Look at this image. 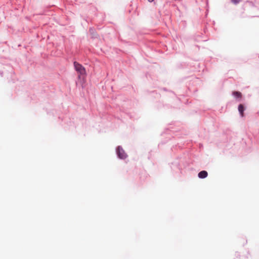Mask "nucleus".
Returning a JSON list of instances; mask_svg holds the SVG:
<instances>
[{"label": "nucleus", "instance_id": "nucleus-1", "mask_svg": "<svg viewBox=\"0 0 259 259\" xmlns=\"http://www.w3.org/2000/svg\"><path fill=\"white\" fill-rule=\"evenodd\" d=\"M116 154L117 157L121 160H124L127 157V154L125 152L121 146H118L116 147Z\"/></svg>", "mask_w": 259, "mask_h": 259}, {"label": "nucleus", "instance_id": "nucleus-2", "mask_svg": "<svg viewBox=\"0 0 259 259\" xmlns=\"http://www.w3.org/2000/svg\"><path fill=\"white\" fill-rule=\"evenodd\" d=\"M75 70L79 74L78 77H80L81 75H84L86 73L85 68L79 63L75 61L73 63Z\"/></svg>", "mask_w": 259, "mask_h": 259}, {"label": "nucleus", "instance_id": "nucleus-3", "mask_svg": "<svg viewBox=\"0 0 259 259\" xmlns=\"http://www.w3.org/2000/svg\"><path fill=\"white\" fill-rule=\"evenodd\" d=\"M89 33L92 36V38H97L98 36V34L97 32H96V29L93 27H91L89 29Z\"/></svg>", "mask_w": 259, "mask_h": 259}, {"label": "nucleus", "instance_id": "nucleus-4", "mask_svg": "<svg viewBox=\"0 0 259 259\" xmlns=\"http://www.w3.org/2000/svg\"><path fill=\"white\" fill-rule=\"evenodd\" d=\"M238 111L239 112L240 116L242 117H244V111L245 110V106L243 104H240L238 105Z\"/></svg>", "mask_w": 259, "mask_h": 259}, {"label": "nucleus", "instance_id": "nucleus-5", "mask_svg": "<svg viewBox=\"0 0 259 259\" xmlns=\"http://www.w3.org/2000/svg\"><path fill=\"white\" fill-rule=\"evenodd\" d=\"M207 172L205 170H202L199 172L198 174V177L199 178L201 179H204L207 177Z\"/></svg>", "mask_w": 259, "mask_h": 259}, {"label": "nucleus", "instance_id": "nucleus-6", "mask_svg": "<svg viewBox=\"0 0 259 259\" xmlns=\"http://www.w3.org/2000/svg\"><path fill=\"white\" fill-rule=\"evenodd\" d=\"M232 95L236 98H241L242 97V94L238 91H234L232 92Z\"/></svg>", "mask_w": 259, "mask_h": 259}, {"label": "nucleus", "instance_id": "nucleus-7", "mask_svg": "<svg viewBox=\"0 0 259 259\" xmlns=\"http://www.w3.org/2000/svg\"><path fill=\"white\" fill-rule=\"evenodd\" d=\"M241 0H231V2L235 5L238 4Z\"/></svg>", "mask_w": 259, "mask_h": 259}, {"label": "nucleus", "instance_id": "nucleus-8", "mask_svg": "<svg viewBox=\"0 0 259 259\" xmlns=\"http://www.w3.org/2000/svg\"><path fill=\"white\" fill-rule=\"evenodd\" d=\"M0 75H1V76H3V71H0Z\"/></svg>", "mask_w": 259, "mask_h": 259}, {"label": "nucleus", "instance_id": "nucleus-9", "mask_svg": "<svg viewBox=\"0 0 259 259\" xmlns=\"http://www.w3.org/2000/svg\"><path fill=\"white\" fill-rule=\"evenodd\" d=\"M154 0H148V1L150 3H152L153 2H154Z\"/></svg>", "mask_w": 259, "mask_h": 259}, {"label": "nucleus", "instance_id": "nucleus-10", "mask_svg": "<svg viewBox=\"0 0 259 259\" xmlns=\"http://www.w3.org/2000/svg\"><path fill=\"white\" fill-rule=\"evenodd\" d=\"M163 90L164 91H167L166 89L164 88H163Z\"/></svg>", "mask_w": 259, "mask_h": 259}, {"label": "nucleus", "instance_id": "nucleus-11", "mask_svg": "<svg viewBox=\"0 0 259 259\" xmlns=\"http://www.w3.org/2000/svg\"><path fill=\"white\" fill-rule=\"evenodd\" d=\"M180 159H181L182 160H184V159L182 158V157H180Z\"/></svg>", "mask_w": 259, "mask_h": 259}]
</instances>
